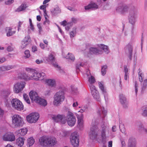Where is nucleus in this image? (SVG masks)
I'll list each match as a JSON object with an SVG mask.
<instances>
[{
    "instance_id": "1",
    "label": "nucleus",
    "mask_w": 147,
    "mask_h": 147,
    "mask_svg": "<svg viewBox=\"0 0 147 147\" xmlns=\"http://www.w3.org/2000/svg\"><path fill=\"white\" fill-rule=\"evenodd\" d=\"M26 70L28 72V73L27 74L24 73L21 74V76H19L20 78L26 80H43L45 77V74L43 72L39 73L35 70L30 68H26Z\"/></svg>"
},
{
    "instance_id": "2",
    "label": "nucleus",
    "mask_w": 147,
    "mask_h": 147,
    "mask_svg": "<svg viewBox=\"0 0 147 147\" xmlns=\"http://www.w3.org/2000/svg\"><path fill=\"white\" fill-rule=\"evenodd\" d=\"M130 9L128 16L129 22L132 25V30L134 28L133 26L137 21L138 17V9L137 6L133 4L129 6Z\"/></svg>"
},
{
    "instance_id": "3",
    "label": "nucleus",
    "mask_w": 147,
    "mask_h": 147,
    "mask_svg": "<svg viewBox=\"0 0 147 147\" xmlns=\"http://www.w3.org/2000/svg\"><path fill=\"white\" fill-rule=\"evenodd\" d=\"M40 144L42 146H53L56 143L55 138L54 137L49 136L42 137L39 140Z\"/></svg>"
},
{
    "instance_id": "4",
    "label": "nucleus",
    "mask_w": 147,
    "mask_h": 147,
    "mask_svg": "<svg viewBox=\"0 0 147 147\" xmlns=\"http://www.w3.org/2000/svg\"><path fill=\"white\" fill-rule=\"evenodd\" d=\"M103 51L106 54H108L109 50L107 46L100 45L97 47H91L89 48V52L91 54L98 55L102 54Z\"/></svg>"
},
{
    "instance_id": "5",
    "label": "nucleus",
    "mask_w": 147,
    "mask_h": 147,
    "mask_svg": "<svg viewBox=\"0 0 147 147\" xmlns=\"http://www.w3.org/2000/svg\"><path fill=\"white\" fill-rule=\"evenodd\" d=\"M100 132V131L97 126L95 120H92L90 131L89 133V136L90 138L93 140L96 139Z\"/></svg>"
},
{
    "instance_id": "6",
    "label": "nucleus",
    "mask_w": 147,
    "mask_h": 147,
    "mask_svg": "<svg viewBox=\"0 0 147 147\" xmlns=\"http://www.w3.org/2000/svg\"><path fill=\"white\" fill-rule=\"evenodd\" d=\"M64 93L62 91L57 92L54 96V105L58 106L64 100Z\"/></svg>"
},
{
    "instance_id": "7",
    "label": "nucleus",
    "mask_w": 147,
    "mask_h": 147,
    "mask_svg": "<svg viewBox=\"0 0 147 147\" xmlns=\"http://www.w3.org/2000/svg\"><path fill=\"white\" fill-rule=\"evenodd\" d=\"M12 125L14 128L22 127L23 124L21 117L17 115H14L12 117Z\"/></svg>"
},
{
    "instance_id": "8",
    "label": "nucleus",
    "mask_w": 147,
    "mask_h": 147,
    "mask_svg": "<svg viewBox=\"0 0 147 147\" xmlns=\"http://www.w3.org/2000/svg\"><path fill=\"white\" fill-rule=\"evenodd\" d=\"M51 117L55 122L65 124L67 121L66 116L64 115H52Z\"/></svg>"
},
{
    "instance_id": "9",
    "label": "nucleus",
    "mask_w": 147,
    "mask_h": 147,
    "mask_svg": "<svg viewBox=\"0 0 147 147\" xmlns=\"http://www.w3.org/2000/svg\"><path fill=\"white\" fill-rule=\"evenodd\" d=\"M13 107L18 111L22 110L24 109V106L20 100L17 98H13L11 101Z\"/></svg>"
},
{
    "instance_id": "10",
    "label": "nucleus",
    "mask_w": 147,
    "mask_h": 147,
    "mask_svg": "<svg viewBox=\"0 0 147 147\" xmlns=\"http://www.w3.org/2000/svg\"><path fill=\"white\" fill-rule=\"evenodd\" d=\"M71 144L74 147H77L79 145V137L77 132L75 131L71 134L70 137Z\"/></svg>"
},
{
    "instance_id": "11",
    "label": "nucleus",
    "mask_w": 147,
    "mask_h": 147,
    "mask_svg": "<svg viewBox=\"0 0 147 147\" xmlns=\"http://www.w3.org/2000/svg\"><path fill=\"white\" fill-rule=\"evenodd\" d=\"M67 121L68 124L70 126H73L75 124L76 120L75 117L71 112L68 111L66 116Z\"/></svg>"
},
{
    "instance_id": "12",
    "label": "nucleus",
    "mask_w": 147,
    "mask_h": 147,
    "mask_svg": "<svg viewBox=\"0 0 147 147\" xmlns=\"http://www.w3.org/2000/svg\"><path fill=\"white\" fill-rule=\"evenodd\" d=\"M39 115L37 113H32L26 117V119L30 123H35L38 120Z\"/></svg>"
},
{
    "instance_id": "13",
    "label": "nucleus",
    "mask_w": 147,
    "mask_h": 147,
    "mask_svg": "<svg viewBox=\"0 0 147 147\" xmlns=\"http://www.w3.org/2000/svg\"><path fill=\"white\" fill-rule=\"evenodd\" d=\"M129 7L125 4L121 3L119 4L116 8V11L122 14H124L128 12Z\"/></svg>"
},
{
    "instance_id": "14",
    "label": "nucleus",
    "mask_w": 147,
    "mask_h": 147,
    "mask_svg": "<svg viewBox=\"0 0 147 147\" xmlns=\"http://www.w3.org/2000/svg\"><path fill=\"white\" fill-rule=\"evenodd\" d=\"M25 84L26 83L24 82H21L17 83L14 85V92L16 93H18L20 92L24 88Z\"/></svg>"
},
{
    "instance_id": "15",
    "label": "nucleus",
    "mask_w": 147,
    "mask_h": 147,
    "mask_svg": "<svg viewBox=\"0 0 147 147\" xmlns=\"http://www.w3.org/2000/svg\"><path fill=\"white\" fill-rule=\"evenodd\" d=\"M3 139L5 141H12L15 140V138L13 133H8L3 136Z\"/></svg>"
},
{
    "instance_id": "16",
    "label": "nucleus",
    "mask_w": 147,
    "mask_h": 147,
    "mask_svg": "<svg viewBox=\"0 0 147 147\" xmlns=\"http://www.w3.org/2000/svg\"><path fill=\"white\" fill-rule=\"evenodd\" d=\"M125 50L126 52H128V57L130 61L131 60L133 53L132 46L129 43L125 47Z\"/></svg>"
},
{
    "instance_id": "17",
    "label": "nucleus",
    "mask_w": 147,
    "mask_h": 147,
    "mask_svg": "<svg viewBox=\"0 0 147 147\" xmlns=\"http://www.w3.org/2000/svg\"><path fill=\"white\" fill-rule=\"evenodd\" d=\"M120 101L123 107L127 108L128 106V102L125 96L123 94H121L119 95Z\"/></svg>"
},
{
    "instance_id": "18",
    "label": "nucleus",
    "mask_w": 147,
    "mask_h": 147,
    "mask_svg": "<svg viewBox=\"0 0 147 147\" xmlns=\"http://www.w3.org/2000/svg\"><path fill=\"white\" fill-rule=\"evenodd\" d=\"M48 61L51 62L52 65L55 67H57L59 69H60V67L55 61V59L53 55L50 54L49 55Z\"/></svg>"
},
{
    "instance_id": "19",
    "label": "nucleus",
    "mask_w": 147,
    "mask_h": 147,
    "mask_svg": "<svg viewBox=\"0 0 147 147\" xmlns=\"http://www.w3.org/2000/svg\"><path fill=\"white\" fill-rule=\"evenodd\" d=\"M29 96L31 100L36 102L39 98L38 96L37 93L35 91H31L30 92Z\"/></svg>"
},
{
    "instance_id": "20",
    "label": "nucleus",
    "mask_w": 147,
    "mask_h": 147,
    "mask_svg": "<svg viewBox=\"0 0 147 147\" xmlns=\"http://www.w3.org/2000/svg\"><path fill=\"white\" fill-rule=\"evenodd\" d=\"M30 36L28 35L26 36L22 42V45L21 46L22 49L25 48L30 42Z\"/></svg>"
},
{
    "instance_id": "21",
    "label": "nucleus",
    "mask_w": 147,
    "mask_h": 147,
    "mask_svg": "<svg viewBox=\"0 0 147 147\" xmlns=\"http://www.w3.org/2000/svg\"><path fill=\"white\" fill-rule=\"evenodd\" d=\"M100 107L101 108L98 110V113L100 117L103 119L106 115L107 111L103 107L102 108L101 106Z\"/></svg>"
},
{
    "instance_id": "22",
    "label": "nucleus",
    "mask_w": 147,
    "mask_h": 147,
    "mask_svg": "<svg viewBox=\"0 0 147 147\" xmlns=\"http://www.w3.org/2000/svg\"><path fill=\"white\" fill-rule=\"evenodd\" d=\"M12 28L11 27H6L5 29V31L6 32V35L7 36H10L13 35L14 34L16 31H12Z\"/></svg>"
},
{
    "instance_id": "23",
    "label": "nucleus",
    "mask_w": 147,
    "mask_h": 147,
    "mask_svg": "<svg viewBox=\"0 0 147 147\" xmlns=\"http://www.w3.org/2000/svg\"><path fill=\"white\" fill-rule=\"evenodd\" d=\"M98 7V6L95 3H92L89 4L84 7L85 9L86 10H89L91 9H97Z\"/></svg>"
},
{
    "instance_id": "24",
    "label": "nucleus",
    "mask_w": 147,
    "mask_h": 147,
    "mask_svg": "<svg viewBox=\"0 0 147 147\" xmlns=\"http://www.w3.org/2000/svg\"><path fill=\"white\" fill-rule=\"evenodd\" d=\"M94 98L98 101H100V99L98 91L96 90L91 92Z\"/></svg>"
},
{
    "instance_id": "25",
    "label": "nucleus",
    "mask_w": 147,
    "mask_h": 147,
    "mask_svg": "<svg viewBox=\"0 0 147 147\" xmlns=\"http://www.w3.org/2000/svg\"><path fill=\"white\" fill-rule=\"evenodd\" d=\"M99 87L102 91V93L103 94L104 98H105L106 96H107V93L106 89L104 88L103 84L101 82H98Z\"/></svg>"
},
{
    "instance_id": "26",
    "label": "nucleus",
    "mask_w": 147,
    "mask_h": 147,
    "mask_svg": "<svg viewBox=\"0 0 147 147\" xmlns=\"http://www.w3.org/2000/svg\"><path fill=\"white\" fill-rule=\"evenodd\" d=\"M107 128L106 127H102V129L101 131V137L102 138V142L103 144L105 143L106 136H105V131Z\"/></svg>"
},
{
    "instance_id": "27",
    "label": "nucleus",
    "mask_w": 147,
    "mask_h": 147,
    "mask_svg": "<svg viewBox=\"0 0 147 147\" xmlns=\"http://www.w3.org/2000/svg\"><path fill=\"white\" fill-rule=\"evenodd\" d=\"M136 145L135 139L133 138H130L129 140L128 147H136Z\"/></svg>"
},
{
    "instance_id": "28",
    "label": "nucleus",
    "mask_w": 147,
    "mask_h": 147,
    "mask_svg": "<svg viewBox=\"0 0 147 147\" xmlns=\"http://www.w3.org/2000/svg\"><path fill=\"white\" fill-rule=\"evenodd\" d=\"M61 12V10L58 6H57L55 8H54L53 10L51 11L52 15L54 16L60 13Z\"/></svg>"
},
{
    "instance_id": "29",
    "label": "nucleus",
    "mask_w": 147,
    "mask_h": 147,
    "mask_svg": "<svg viewBox=\"0 0 147 147\" xmlns=\"http://www.w3.org/2000/svg\"><path fill=\"white\" fill-rule=\"evenodd\" d=\"M36 102L44 106L46 105L47 104V101L45 100L40 97L39 98V99H37Z\"/></svg>"
},
{
    "instance_id": "30",
    "label": "nucleus",
    "mask_w": 147,
    "mask_h": 147,
    "mask_svg": "<svg viewBox=\"0 0 147 147\" xmlns=\"http://www.w3.org/2000/svg\"><path fill=\"white\" fill-rule=\"evenodd\" d=\"M46 82L49 86H51L53 87L55 85V81L54 79H49L46 80Z\"/></svg>"
},
{
    "instance_id": "31",
    "label": "nucleus",
    "mask_w": 147,
    "mask_h": 147,
    "mask_svg": "<svg viewBox=\"0 0 147 147\" xmlns=\"http://www.w3.org/2000/svg\"><path fill=\"white\" fill-rule=\"evenodd\" d=\"M27 146L28 147L32 146L34 143V140L32 137H30L28 138L27 140Z\"/></svg>"
},
{
    "instance_id": "32",
    "label": "nucleus",
    "mask_w": 147,
    "mask_h": 147,
    "mask_svg": "<svg viewBox=\"0 0 147 147\" xmlns=\"http://www.w3.org/2000/svg\"><path fill=\"white\" fill-rule=\"evenodd\" d=\"M83 115L82 114H81L78 117V125L81 127H83Z\"/></svg>"
},
{
    "instance_id": "33",
    "label": "nucleus",
    "mask_w": 147,
    "mask_h": 147,
    "mask_svg": "<svg viewBox=\"0 0 147 147\" xmlns=\"http://www.w3.org/2000/svg\"><path fill=\"white\" fill-rule=\"evenodd\" d=\"M16 144L18 146H22L24 144L23 139L22 138H19L16 140Z\"/></svg>"
},
{
    "instance_id": "34",
    "label": "nucleus",
    "mask_w": 147,
    "mask_h": 147,
    "mask_svg": "<svg viewBox=\"0 0 147 147\" xmlns=\"http://www.w3.org/2000/svg\"><path fill=\"white\" fill-rule=\"evenodd\" d=\"M147 87V79L144 80L143 84L142 86L141 92H143L146 90Z\"/></svg>"
},
{
    "instance_id": "35",
    "label": "nucleus",
    "mask_w": 147,
    "mask_h": 147,
    "mask_svg": "<svg viewBox=\"0 0 147 147\" xmlns=\"http://www.w3.org/2000/svg\"><path fill=\"white\" fill-rule=\"evenodd\" d=\"M27 7L26 5V4H22L16 10V11L20 12L25 10Z\"/></svg>"
},
{
    "instance_id": "36",
    "label": "nucleus",
    "mask_w": 147,
    "mask_h": 147,
    "mask_svg": "<svg viewBox=\"0 0 147 147\" xmlns=\"http://www.w3.org/2000/svg\"><path fill=\"white\" fill-rule=\"evenodd\" d=\"M87 76L88 77V81L90 83V84H93L95 82V80L94 77L92 76L89 77L90 76L88 74H87Z\"/></svg>"
},
{
    "instance_id": "37",
    "label": "nucleus",
    "mask_w": 147,
    "mask_h": 147,
    "mask_svg": "<svg viewBox=\"0 0 147 147\" xmlns=\"http://www.w3.org/2000/svg\"><path fill=\"white\" fill-rule=\"evenodd\" d=\"M10 93V91L9 90H4L3 92V96L5 99L9 98L8 96Z\"/></svg>"
},
{
    "instance_id": "38",
    "label": "nucleus",
    "mask_w": 147,
    "mask_h": 147,
    "mask_svg": "<svg viewBox=\"0 0 147 147\" xmlns=\"http://www.w3.org/2000/svg\"><path fill=\"white\" fill-rule=\"evenodd\" d=\"M136 124L138 126V129L141 131H144L145 128H144L143 124L141 122L138 121L137 122Z\"/></svg>"
},
{
    "instance_id": "39",
    "label": "nucleus",
    "mask_w": 147,
    "mask_h": 147,
    "mask_svg": "<svg viewBox=\"0 0 147 147\" xmlns=\"http://www.w3.org/2000/svg\"><path fill=\"white\" fill-rule=\"evenodd\" d=\"M76 28L75 27H74L73 30L70 33V36L71 38L74 37L76 34Z\"/></svg>"
},
{
    "instance_id": "40",
    "label": "nucleus",
    "mask_w": 147,
    "mask_h": 147,
    "mask_svg": "<svg viewBox=\"0 0 147 147\" xmlns=\"http://www.w3.org/2000/svg\"><path fill=\"white\" fill-rule=\"evenodd\" d=\"M107 66L106 65H104L102 67L101 72L102 76L105 75L107 71Z\"/></svg>"
},
{
    "instance_id": "41",
    "label": "nucleus",
    "mask_w": 147,
    "mask_h": 147,
    "mask_svg": "<svg viewBox=\"0 0 147 147\" xmlns=\"http://www.w3.org/2000/svg\"><path fill=\"white\" fill-rule=\"evenodd\" d=\"M27 130L26 128L21 129L19 131V133L22 136L25 135L27 133Z\"/></svg>"
},
{
    "instance_id": "42",
    "label": "nucleus",
    "mask_w": 147,
    "mask_h": 147,
    "mask_svg": "<svg viewBox=\"0 0 147 147\" xmlns=\"http://www.w3.org/2000/svg\"><path fill=\"white\" fill-rule=\"evenodd\" d=\"M13 67V66L10 65H9L6 66H2V71H5L9 70Z\"/></svg>"
},
{
    "instance_id": "43",
    "label": "nucleus",
    "mask_w": 147,
    "mask_h": 147,
    "mask_svg": "<svg viewBox=\"0 0 147 147\" xmlns=\"http://www.w3.org/2000/svg\"><path fill=\"white\" fill-rule=\"evenodd\" d=\"M66 58L72 61H74L75 59V57L74 55L72 54H70L69 53L66 56Z\"/></svg>"
},
{
    "instance_id": "44",
    "label": "nucleus",
    "mask_w": 147,
    "mask_h": 147,
    "mask_svg": "<svg viewBox=\"0 0 147 147\" xmlns=\"http://www.w3.org/2000/svg\"><path fill=\"white\" fill-rule=\"evenodd\" d=\"M119 127L120 128V130L121 132L123 134H124L125 135L126 134V133L125 132V129L124 126L123 125H121L119 124Z\"/></svg>"
},
{
    "instance_id": "45",
    "label": "nucleus",
    "mask_w": 147,
    "mask_h": 147,
    "mask_svg": "<svg viewBox=\"0 0 147 147\" xmlns=\"http://www.w3.org/2000/svg\"><path fill=\"white\" fill-rule=\"evenodd\" d=\"M23 97L24 100L28 104H30V101L27 94H23Z\"/></svg>"
},
{
    "instance_id": "46",
    "label": "nucleus",
    "mask_w": 147,
    "mask_h": 147,
    "mask_svg": "<svg viewBox=\"0 0 147 147\" xmlns=\"http://www.w3.org/2000/svg\"><path fill=\"white\" fill-rule=\"evenodd\" d=\"M71 88L72 92L76 94L78 93V89L77 88L74 86H71Z\"/></svg>"
},
{
    "instance_id": "47",
    "label": "nucleus",
    "mask_w": 147,
    "mask_h": 147,
    "mask_svg": "<svg viewBox=\"0 0 147 147\" xmlns=\"http://www.w3.org/2000/svg\"><path fill=\"white\" fill-rule=\"evenodd\" d=\"M10 99L9 98L5 99V105L6 107H9L10 105Z\"/></svg>"
},
{
    "instance_id": "48",
    "label": "nucleus",
    "mask_w": 147,
    "mask_h": 147,
    "mask_svg": "<svg viewBox=\"0 0 147 147\" xmlns=\"http://www.w3.org/2000/svg\"><path fill=\"white\" fill-rule=\"evenodd\" d=\"M89 86L90 87L91 92L96 90L95 87L92 84H90Z\"/></svg>"
},
{
    "instance_id": "49",
    "label": "nucleus",
    "mask_w": 147,
    "mask_h": 147,
    "mask_svg": "<svg viewBox=\"0 0 147 147\" xmlns=\"http://www.w3.org/2000/svg\"><path fill=\"white\" fill-rule=\"evenodd\" d=\"M25 57L26 58H29L30 56V52L28 50H26L24 52Z\"/></svg>"
},
{
    "instance_id": "50",
    "label": "nucleus",
    "mask_w": 147,
    "mask_h": 147,
    "mask_svg": "<svg viewBox=\"0 0 147 147\" xmlns=\"http://www.w3.org/2000/svg\"><path fill=\"white\" fill-rule=\"evenodd\" d=\"M84 65V64L82 63H80V64H77L76 65V70H80V67H83Z\"/></svg>"
},
{
    "instance_id": "51",
    "label": "nucleus",
    "mask_w": 147,
    "mask_h": 147,
    "mask_svg": "<svg viewBox=\"0 0 147 147\" xmlns=\"http://www.w3.org/2000/svg\"><path fill=\"white\" fill-rule=\"evenodd\" d=\"M138 70L139 71V72H138V73L139 80L140 82H142L143 81V79L142 78V77L141 76L142 73H140V69H139Z\"/></svg>"
},
{
    "instance_id": "52",
    "label": "nucleus",
    "mask_w": 147,
    "mask_h": 147,
    "mask_svg": "<svg viewBox=\"0 0 147 147\" xmlns=\"http://www.w3.org/2000/svg\"><path fill=\"white\" fill-rule=\"evenodd\" d=\"M142 115L144 116L147 117V105L145 107V109L144 110Z\"/></svg>"
},
{
    "instance_id": "53",
    "label": "nucleus",
    "mask_w": 147,
    "mask_h": 147,
    "mask_svg": "<svg viewBox=\"0 0 147 147\" xmlns=\"http://www.w3.org/2000/svg\"><path fill=\"white\" fill-rule=\"evenodd\" d=\"M135 91L136 95H137L138 92V84H137V81L135 82Z\"/></svg>"
},
{
    "instance_id": "54",
    "label": "nucleus",
    "mask_w": 147,
    "mask_h": 147,
    "mask_svg": "<svg viewBox=\"0 0 147 147\" xmlns=\"http://www.w3.org/2000/svg\"><path fill=\"white\" fill-rule=\"evenodd\" d=\"M14 2V0H7L5 2V4L7 5H10L13 3Z\"/></svg>"
},
{
    "instance_id": "55",
    "label": "nucleus",
    "mask_w": 147,
    "mask_h": 147,
    "mask_svg": "<svg viewBox=\"0 0 147 147\" xmlns=\"http://www.w3.org/2000/svg\"><path fill=\"white\" fill-rule=\"evenodd\" d=\"M87 106H85L84 107H82V109H81L79 111V112L81 113H82L86 111H87Z\"/></svg>"
},
{
    "instance_id": "56",
    "label": "nucleus",
    "mask_w": 147,
    "mask_h": 147,
    "mask_svg": "<svg viewBox=\"0 0 147 147\" xmlns=\"http://www.w3.org/2000/svg\"><path fill=\"white\" fill-rule=\"evenodd\" d=\"M7 50L8 52H11L13 50V48L11 46H9L7 47Z\"/></svg>"
},
{
    "instance_id": "57",
    "label": "nucleus",
    "mask_w": 147,
    "mask_h": 147,
    "mask_svg": "<svg viewBox=\"0 0 147 147\" xmlns=\"http://www.w3.org/2000/svg\"><path fill=\"white\" fill-rule=\"evenodd\" d=\"M44 16H45V21L44 22L43 24L46 25L47 24H49L50 23L49 20L47 19V17L45 16V15H44Z\"/></svg>"
},
{
    "instance_id": "58",
    "label": "nucleus",
    "mask_w": 147,
    "mask_h": 147,
    "mask_svg": "<svg viewBox=\"0 0 147 147\" xmlns=\"http://www.w3.org/2000/svg\"><path fill=\"white\" fill-rule=\"evenodd\" d=\"M124 71L125 73V74H129L128 73V69L127 66L125 65L124 66Z\"/></svg>"
},
{
    "instance_id": "59",
    "label": "nucleus",
    "mask_w": 147,
    "mask_h": 147,
    "mask_svg": "<svg viewBox=\"0 0 147 147\" xmlns=\"http://www.w3.org/2000/svg\"><path fill=\"white\" fill-rule=\"evenodd\" d=\"M4 113V111L0 107V116L2 117Z\"/></svg>"
},
{
    "instance_id": "60",
    "label": "nucleus",
    "mask_w": 147,
    "mask_h": 147,
    "mask_svg": "<svg viewBox=\"0 0 147 147\" xmlns=\"http://www.w3.org/2000/svg\"><path fill=\"white\" fill-rule=\"evenodd\" d=\"M38 27V29H39V32L40 34V32L41 31V30H42V27L41 26V25L39 23L37 24V25Z\"/></svg>"
},
{
    "instance_id": "61",
    "label": "nucleus",
    "mask_w": 147,
    "mask_h": 147,
    "mask_svg": "<svg viewBox=\"0 0 147 147\" xmlns=\"http://www.w3.org/2000/svg\"><path fill=\"white\" fill-rule=\"evenodd\" d=\"M6 61V59L5 57H3L0 58V63H2Z\"/></svg>"
},
{
    "instance_id": "62",
    "label": "nucleus",
    "mask_w": 147,
    "mask_h": 147,
    "mask_svg": "<svg viewBox=\"0 0 147 147\" xmlns=\"http://www.w3.org/2000/svg\"><path fill=\"white\" fill-rule=\"evenodd\" d=\"M67 8L68 9L70 10L71 11H75V9H74V8L68 6V7H67Z\"/></svg>"
},
{
    "instance_id": "63",
    "label": "nucleus",
    "mask_w": 147,
    "mask_h": 147,
    "mask_svg": "<svg viewBox=\"0 0 147 147\" xmlns=\"http://www.w3.org/2000/svg\"><path fill=\"white\" fill-rule=\"evenodd\" d=\"M37 50V48L35 46H33L32 47V51L33 52H35Z\"/></svg>"
},
{
    "instance_id": "64",
    "label": "nucleus",
    "mask_w": 147,
    "mask_h": 147,
    "mask_svg": "<svg viewBox=\"0 0 147 147\" xmlns=\"http://www.w3.org/2000/svg\"><path fill=\"white\" fill-rule=\"evenodd\" d=\"M6 16L5 15H2L0 17V19L4 20L6 18Z\"/></svg>"
}]
</instances>
